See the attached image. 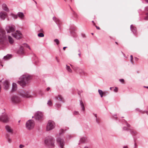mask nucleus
I'll return each mask as SVG.
<instances>
[{
    "instance_id": "obj_1",
    "label": "nucleus",
    "mask_w": 148,
    "mask_h": 148,
    "mask_svg": "<svg viewBox=\"0 0 148 148\" xmlns=\"http://www.w3.org/2000/svg\"><path fill=\"white\" fill-rule=\"evenodd\" d=\"M30 77L28 74H24L19 78L20 80L18 81V83L23 87L25 86L26 84L30 79Z\"/></svg>"
},
{
    "instance_id": "obj_2",
    "label": "nucleus",
    "mask_w": 148,
    "mask_h": 148,
    "mask_svg": "<svg viewBox=\"0 0 148 148\" xmlns=\"http://www.w3.org/2000/svg\"><path fill=\"white\" fill-rule=\"evenodd\" d=\"M54 141L55 140L54 138L51 136H48L45 138L44 142L46 145L54 147Z\"/></svg>"
},
{
    "instance_id": "obj_3",
    "label": "nucleus",
    "mask_w": 148,
    "mask_h": 148,
    "mask_svg": "<svg viewBox=\"0 0 148 148\" xmlns=\"http://www.w3.org/2000/svg\"><path fill=\"white\" fill-rule=\"evenodd\" d=\"M54 122L51 120H49L46 127V130L48 131L52 130L55 127Z\"/></svg>"
},
{
    "instance_id": "obj_4",
    "label": "nucleus",
    "mask_w": 148,
    "mask_h": 148,
    "mask_svg": "<svg viewBox=\"0 0 148 148\" xmlns=\"http://www.w3.org/2000/svg\"><path fill=\"white\" fill-rule=\"evenodd\" d=\"M34 123L32 120H28L26 123V128L29 130L32 129L34 127Z\"/></svg>"
},
{
    "instance_id": "obj_5",
    "label": "nucleus",
    "mask_w": 148,
    "mask_h": 148,
    "mask_svg": "<svg viewBox=\"0 0 148 148\" xmlns=\"http://www.w3.org/2000/svg\"><path fill=\"white\" fill-rule=\"evenodd\" d=\"M70 66L73 70L76 72L78 73L80 75H85V73L84 71L82 69H79L78 67L72 65L70 64Z\"/></svg>"
},
{
    "instance_id": "obj_6",
    "label": "nucleus",
    "mask_w": 148,
    "mask_h": 148,
    "mask_svg": "<svg viewBox=\"0 0 148 148\" xmlns=\"http://www.w3.org/2000/svg\"><path fill=\"white\" fill-rule=\"evenodd\" d=\"M0 121L4 123H6L9 121V118L6 113H3V114L0 116Z\"/></svg>"
},
{
    "instance_id": "obj_7",
    "label": "nucleus",
    "mask_w": 148,
    "mask_h": 148,
    "mask_svg": "<svg viewBox=\"0 0 148 148\" xmlns=\"http://www.w3.org/2000/svg\"><path fill=\"white\" fill-rule=\"evenodd\" d=\"M5 29L8 33H10L14 32L15 30L16 27L14 25H11L8 26L6 27Z\"/></svg>"
},
{
    "instance_id": "obj_8",
    "label": "nucleus",
    "mask_w": 148,
    "mask_h": 148,
    "mask_svg": "<svg viewBox=\"0 0 148 148\" xmlns=\"http://www.w3.org/2000/svg\"><path fill=\"white\" fill-rule=\"evenodd\" d=\"M76 27L74 25H72L70 28V33L71 35L73 37H76L77 36L76 33L74 32L76 30Z\"/></svg>"
},
{
    "instance_id": "obj_9",
    "label": "nucleus",
    "mask_w": 148,
    "mask_h": 148,
    "mask_svg": "<svg viewBox=\"0 0 148 148\" xmlns=\"http://www.w3.org/2000/svg\"><path fill=\"white\" fill-rule=\"evenodd\" d=\"M12 35L13 37L17 39H20L21 36V32L18 30L16 31V33H12Z\"/></svg>"
},
{
    "instance_id": "obj_10",
    "label": "nucleus",
    "mask_w": 148,
    "mask_h": 148,
    "mask_svg": "<svg viewBox=\"0 0 148 148\" xmlns=\"http://www.w3.org/2000/svg\"><path fill=\"white\" fill-rule=\"evenodd\" d=\"M11 100L13 103H17L20 101V98L18 96H14L12 97Z\"/></svg>"
},
{
    "instance_id": "obj_11",
    "label": "nucleus",
    "mask_w": 148,
    "mask_h": 148,
    "mask_svg": "<svg viewBox=\"0 0 148 148\" xmlns=\"http://www.w3.org/2000/svg\"><path fill=\"white\" fill-rule=\"evenodd\" d=\"M57 142L58 144H59L61 148H63L64 145V140L58 137L57 139Z\"/></svg>"
},
{
    "instance_id": "obj_12",
    "label": "nucleus",
    "mask_w": 148,
    "mask_h": 148,
    "mask_svg": "<svg viewBox=\"0 0 148 148\" xmlns=\"http://www.w3.org/2000/svg\"><path fill=\"white\" fill-rule=\"evenodd\" d=\"M20 95L23 97L28 98L30 97L28 92H25L22 90L20 91Z\"/></svg>"
},
{
    "instance_id": "obj_13",
    "label": "nucleus",
    "mask_w": 148,
    "mask_h": 148,
    "mask_svg": "<svg viewBox=\"0 0 148 148\" xmlns=\"http://www.w3.org/2000/svg\"><path fill=\"white\" fill-rule=\"evenodd\" d=\"M42 114L40 112H37L35 115V117L36 120H40L42 119Z\"/></svg>"
},
{
    "instance_id": "obj_14",
    "label": "nucleus",
    "mask_w": 148,
    "mask_h": 148,
    "mask_svg": "<svg viewBox=\"0 0 148 148\" xmlns=\"http://www.w3.org/2000/svg\"><path fill=\"white\" fill-rule=\"evenodd\" d=\"M130 29L132 32L135 35H136L137 29L136 27L134 26L133 25H132L130 26Z\"/></svg>"
},
{
    "instance_id": "obj_15",
    "label": "nucleus",
    "mask_w": 148,
    "mask_h": 148,
    "mask_svg": "<svg viewBox=\"0 0 148 148\" xmlns=\"http://www.w3.org/2000/svg\"><path fill=\"white\" fill-rule=\"evenodd\" d=\"M53 19L57 24L60 29H61L60 27V24L61 23V22L60 20L58 18H56L55 17H53Z\"/></svg>"
},
{
    "instance_id": "obj_16",
    "label": "nucleus",
    "mask_w": 148,
    "mask_h": 148,
    "mask_svg": "<svg viewBox=\"0 0 148 148\" xmlns=\"http://www.w3.org/2000/svg\"><path fill=\"white\" fill-rule=\"evenodd\" d=\"M24 52L23 46H21L17 51L18 53L19 54L22 55L24 54Z\"/></svg>"
},
{
    "instance_id": "obj_17",
    "label": "nucleus",
    "mask_w": 148,
    "mask_h": 148,
    "mask_svg": "<svg viewBox=\"0 0 148 148\" xmlns=\"http://www.w3.org/2000/svg\"><path fill=\"white\" fill-rule=\"evenodd\" d=\"M5 37L4 33L0 32V42H3L5 39Z\"/></svg>"
},
{
    "instance_id": "obj_18",
    "label": "nucleus",
    "mask_w": 148,
    "mask_h": 148,
    "mask_svg": "<svg viewBox=\"0 0 148 148\" xmlns=\"http://www.w3.org/2000/svg\"><path fill=\"white\" fill-rule=\"evenodd\" d=\"M9 82L7 80H6L4 82L3 85L5 90H7L9 88Z\"/></svg>"
},
{
    "instance_id": "obj_19",
    "label": "nucleus",
    "mask_w": 148,
    "mask_h": 148,
    "mask_svg": "<svg viewBox=\"0 0 148 148\" xmlns=\"http://www.w3.org/2000/svg\"><path fill=\"white\" fill-rule=\"evenodd\" d=\"M55 99L56 100H60L63 103H64V102L63 98L60 95H58L56 96L55 97Z\"/></svg>"
},
{
    "instance_id": "obj_20",
    "label": "nucleus",
    "mask_w": 148,
    "mask_h": 148,
    "mask_svg": "<svg viewBox=\"0 0 148 148\" xmlns=\"http://www.w3.org/2000/svg\"><path fill=\"white\" fill-rule=\"evenodd\" d=\"M6 13L5 12L0 13V18L2 20H4L6 17Z\"/></svg>"
},
{
    "instance_id": "obj_21",
    "label": "nucleus",
    "mask_w": 148,
    "mask_h": 148,
    "mask_svg": "<svg viewBox=\"0 0 148 148\" xmlns=\"http://www.w3.org/2000/svg\"><path fill=\"white\" fill-rule=\"evenodd\" d=\"M5 128L6 131L9 133H13V130L8 125H6L5 127Z\"/></svg>"
},
{
    "instance_id": "obj_22",
    "label": "nucleus",
    "mask_w": 148,
    "mask_h": 148,
    "mask_svg": "<svg viewBox=\"0 0 148 148\" xmlns=\"http://www.w3.org/2000/svg\"><path fill=\"white\" fill-rule=\"evenodd\" d=\"M17 84L16 83H13L12 84V92L15 91L17 89Z\"/></svg>"
},
{
    "instance_id": "obj_23",
    "label": "nucleus",
    "mask_w": 148,
    "mask_h": 148,
    "mask_svg": "<svg viewBox=\"0 0 148 148\" xmlns=\"http://www.w3.org/2000/svg\"><path fill=\"white\" fill-rule=\"evenodd\" d=\"M12 55L11 54H8L3 57V59L5 60H8L12 57Z\"/></svg>"
},
{
    "instance_id": "obj_24",
    "label": "nucleus",
    "mask_w": 148,
    "mask_h": 148,
    "mask_svg": "<svg viewBox=\"0 0 148 148\" xmlns=\"http://www.w3.org/2000/svg\"><path fill=\"white\" fill-rule=\"evenodd\" d=\"M87 139L85 137H82L80 138L79 141V143H84L86 142Z\"/></svg>"
},
{
    "instance_id": "obj_25",
    "label": "nucleus",
    "mask_w": 148,
    "mask_h": 148,
    "mask_svg": "<svg viewBox=\"0 0 148 148\" xmlns=\"http://www.w3.org/2000/svg\"><path fill=\"white\" fill-rule=\"evenodd\" d=\"M2 7L3 9L5 11H6L7 12L9 11V9L8 8L7 6L5 4H3L2 5Z\"/></svg>"
},
{
    "instance_id": "obj_26",
    "label": "nucleus",
    "mask_w": 148,
    "mask_h": 148,
    "mask_svg": "<svg viewBox=\"0 0 148 148\" xmlns=\"http://www.w3.org/2000/svg\"><path fill=\"white\" fill-rule=\"evenodd\" d=\"M98 92L101 97H103V95H105V92H103L101 90L99 89L98 90Z\"/></svg>"
},
{
    "instance_id": "obj_27",
    "label": "nucleus",
    "mask_w": 148,
    "mask_h": 148,
    "mask_svg": "<svg viewBox=\"0 0 148 148\" xmlns=\"http://www.w3.org/2000/svg\"><path fill=\"white\" fill-rule=\"evenodd\" d=\"M80 105L82 107V110L83 111L85 110V108L83 102L82 100L80 101Z\"/></svg>"
},
{
    "instance_id": "obj_28",
    "label": "nucleus",
    "mask_w": 148,
    "mask_h": 148,
    "mask_svg": "<svg viewBox=\"0 0 148 148\" xmlns=\"http://www.w3.org/2000/svg\"><path fill=\"white\" fill-rule=\"evenodd\" d=\"M9 41L10 43L12 44L14 42V40L13 38L10 36H8Z\"/></svg>"
},
{
    "instance_id": "obj_29",
    "label": "nucleus",
    "mask_w": 148,
    "mask_h": 148,
    "mask_svg": "<svg viewBox=\"0 0 148 148\" xmlns=\"http://www.w3.org/2000/svg\"><path fill=\"white\" fill-rule=\"evenodd\" d=\"M18 16L21 19H22L23 18L24 15L22 12H19L18 13Z\"/></svg>"
},
{
    "instance_id": "obj_30",
    "label": "nucleus",
    "mask_w": 148,
    "mask_h": 148,
    "mask_svg": "<svg viewBox=\"0 0 148 148\" xmlns=\"http://www.w3.org/2000/svg\"><path fill=\"white\" fill-rule=\"evenodd\" d=\"M9 137L10 136L8 134H6L5 135V138L7 139L8 142L9 143H10L11 142L12 140L10 138H9Z\"/></svg>"
},
{
    "instance_id": "obj_31",
    "label": "nucleus",
    "mask_w": 148,
    "mask_h": 148,
    "mask_svg": "<svg viewBox=\"0 0 148 148\" xmlns=\"http://www.w3.org/2000/svg\"><path fill=\"white\" fill-rule=\"evenodd\" d=\"M66 69L67 71L69 73H72V71L70 67L67 65H66Z\"/></svg>"
},
{
    "instance_id": "obj_32",
    "label": "nucleus",
    "mask_w": 148,
    "mask_h": 148,
    "mask_svg": "<svg viewBox=\"0 0 148 148\" xmlns=\"http://www.w3.org/2000/svg\"><path fill=\"white\" fill-rule=\"evenodd\" d=\"M130 131L131 134L133 136H134V134H137V132L135 131L132 130H130Z\"/></svg>"
},
{
    "instance_id": "obj_33",
    "label": "nucleus",
    "mask_w": 148,
    "mask_h": 148,
    "mask_svg": "<svg viewBox=\"0 0 148 148\" xmlns=\"http://www.w3.org/2000/svg\"><path fill=\"white\" fill-rule=\"evenodd\" d=\"M47 104H48V105H49V106H52L53 105L52 103L50 100H49L48 101V102L47 103Z\"/></svg>"
},
{
    "instance_id": "obj_34",
    "label": "nucleus",
    "mask_w": 148,
    "mask_h": 148,
    "mask_svg": "<svg viewBox=\"0 0 148 148\" xmlns=\"http://www.w3.org/2000/svg\"><path fill=\"white\" fill-rule=\"evenodd\" d=\"M38 36L40 37H43L44 36V34L42 33H40L38 34Z\"/></svg>"
},
{
    "instance_id": "obj_35",
    "label": "nucleus",
    "mask_w": 148,
    "mask_h": 148,
    "mask_svg": "<svg viewBox=\"0 0 148 148\" xmlns=\"http://www.w3.org/2000/svg\"><path fill=\"white\" fill-rule=\"evenodd\" d=\"M23 45V47L24 46L28 48L30 50L31 49V48H30V47L27 44L24 43Z\"/></svg>"
},
{
    "instance_id": "obj_36",
    "label": "nucleus",
    "mask_w": 148,
    "mask_h": 148,
    "mask_svg": "<svg viewBox=\"0 0 148 148\" xmlns=\"http://www.w3.org/2000/svg\"><path fill=\"white\" fill-rule=\"evenodd\" d=\"M54 41L55 42L57 45H58L59 43V41L57 39H56L54 40Z\"/></svg>"
},
{
    "instance_id": "obj_37",
    "label": "nucleus",
    "mask_w": 148,
    "mask_h": 148,
    "mask_svg": "<svg viewBox=\"0 0 148 148\" xmlns=\"http://www.w3.org/2000/svg\"><path fill=\"white\" fill-rule=\"evenodd\" d=\"M136 110L137 112H139L142 113H144L143 112L142 110H140L138 108L136 109Z\"/></svg>"
},
{
    "instance_id": "obj_38",
    "label": "nucleus",
    "mask_w": 148,
    "mask_h": 148,
    "mask_svg": "<svg viewBox=\"0 0 148 148\" xmlns=\"http://www.w3.org/2000/svg\"><path fill=\"white\" fill-rule=\"evenodd\" d=\"M64 132V130H63L62 129H61L60 130V132L59 133L60 134H62Z\"/></svg>"
},
{
    "instance_id": "obj_39",
    "label": "nucleus",
    "mask_w": 148,
    "mask_h": 148,
    "mask_svg": "<svg viewBox=\"0 0 148 148\" xmlns=\"http://www.w3.org/2000/svg\"><path fill=\"white\" fill-rule=\"evenodd\" d=\"M73 114L74 115H78L79 114V112L77 111H75L73 112Z\"/></svg>"
},
{
    "instance_id": "obj_40",
    "label": "nucleus",
    "mask_w": 148,
    "mask_h": 148,
    "mask_svg": "<svg viewBox=\"0 0 148 148\" xmlns=\"http://www.w3.org/2000/svg\"><path fill=\"white\" fill-rule=\"evenodd\" d=\"M130 58H131L130 61L132 63V64H133V56L132 55H131Z\"/></svg>"
},
{
    "instance_id": "obj_41",
    "label": "nucleus",
    "mask_w": 148,
    "mask_h": 148,
    "mask_svg": "<svg viewBox=\"0 0 148 148\" xmlns=\"http://www.w3.org/2000/svg\"><path fill=\"white\" fill-rule=\"evenodd\" d=\"M56 105L58 108H59L61 106V104L60 103H57L56 104Z\"/></svg>"
},
{
    "instance_id": "obj_42",
    "label": "nucleus",
    "mask_w": 148,
    "mask_h": 148,
    "mask_svg": "<svg viewBox=\"0 0 148 148\" xmlns=\"http://www.w3.org/2000/svg\"><path fill=\"white\" fill-rule=\"evenodd\" d=\"M73 14L74 16H75L76 18L77 17V14H76L75 12H73Z\"/></svg>"
},
{
    "instance_id": "obj_43",
    "label": "nucleus",
    "mask_w": 148,
    "mask_h": 148,
    "mask_svg": "<svg viewBox=\"0 0 148 148\" xmlns=\"http://www.w3.org/2000/svg\"><path fill=\"white\" fill-rule=\"evenodd\" d=\"M125 123L126 124L127 126L128 127H130V125L127 123V121H125Z\"/></svg>"
},
{
    "instance_id": "obj_44",
    "label": "nucleus",
    "mask_w": 148,
    "mask_h": 148,
    "mask_svg": "<svg viewBox=\"0 0 148 148\" xmlns=\"http://www.w3.org/2000/svg\"><path fill=\"white\" fill-rule=\"evenodd\" d=\"M146 15L147 16L145 18V19L146 20H148V13H147Z\"/></svg>"
},
{
    "instance_id": "obj_45",
    "label": "nucleus",
    "mask_w": 148,
    "mask_h": 148,
    "mask_svg": "<svg viewBox=\"0 0 148 148\" xmlns=\"http://www.w3.org/2000/svg\"><path fill=\"white\" fill-rule=\"evenodd\" d=\"M118 88H117V87H116L114 88V92H117V91H118Z\"/></svg>"
},
{
    "instance_id": "obj_46",
    "label": "nucleus",
    "mask_w": 148,
    "mask_h": 148,
    "mask_svg": "<svg viewBox=\"0 0 148 148\" xmlns=\"http://www.w3.org/2000/svg\"><path fill=\"white\" fill-rule=\"evenodd\" d=\"M100 120V119H98L97 118H96V122L98 123L99 124V121Z\"/></svg>"
},
{
    "instance_id": "obj_47",
    "label": "nucleus",
    "mask_w": 148,
    "mask_h": 148,
    "mask_svg": "<svg viewBox=\"0 0 148 148\" xmlns=\"http://www.w3.org/2000/svg\"><path fill=\"white\" fill-rule=\"evenodd\" d=\"M129 130V129H127V127H124L123 128V130Z\"/></svg>"
},
{
    "instance_id": "obj_48",
    "label": "nucleus",
    "mask_w": 148,
    "mask_h": 148,
    "mask_svg": "<svg viewBox=\"0 0 148 148\" xmlns=\"http://www.w3.org/2000/svg\"><path fill=\"white\" fill-rule=\"evenodd\" d=\"M119 81L121 82H122V83H123L124 82V80L123 79H120L119 80Z\"/></svg>"
},
{
    "instance_id": "obj_49",
    "label": "nucleus",
    "mask_w": 148,
    "mask_h": 148,
    "mask_svg": "<svg viewBox=\"0 0 148 148\" xmlns=\"http://www.w3.org/2000/svg\"><path fill=\"white\" fill-rule=\"evenodd\" d=\"M24 146L23 145H19V147L20 148H22L24 147Z\"/></svg>"
},
{
    "instance_id": "obj_50",
    "label": "nucleus",
    "mask_w": 148,
    "mask_h": 148,
    "mask_svg": "<svg viewBox=\"0 0 148 148\" xmlns=\"http://www.w3.org/2000/svg\"><path fill=\"white\" fill-rule=\"evenodd\" d=\"M56 59L58 62H59V60L58 59V57H56Z\"/></svg>"
},
{
    "instance_id": "obj_51",
    "label": "nucleus",
    "mask_w": 148,
    "mask_h": 148,
    "mask_svg": "<svg viewBox=\"0 0 148 148\" xmlns=\"http://www.w3.org/2000/svg\"><path fill=\"white\" fill-rule=\"evenodd\" d=\"M81 35H82V37H85V35L84 34L82 33L81 34Z\"/></svg>"
},
{
    "instance_id": "obj_52",
    "label": "nucleus",
    "mask_w": 148,
    "mask_h": 148,
    "mask_svg": "<svg viewBox=\"0 0 148 148\" xmlns=\"http://www.w3.org/2000/svg\"><path fill=\"white\" fill-rule=\"evenodd\" d=\"M66 2H68V1H69V2H71V0H64Z\"/></svg>"
},
{
    "instance_id": "obj_53",
    "label": "nucleus",
    "mask_w": 148,
    "mask_h": 148,
    "mask_svg": "<svg viewBox=\"0 0 148 148\" xmlns=\"http://www.w3.org/2000/svg\"><path fill=\"white\" fill-rule=\"evenodd\" d=\"M50 88L49 87H48L46 89V90L47 91H48L50 90Z\"/></svg>"
},
{
    "instance_id": "obj_54",
    "label": "nucleus",
    "mask_w": 148,
    "mask_h": 148,
    "mask_svg": "<svg viewBox=\"0 0 148 148\" xmlns=\"http://www.w3.org/2000/svg\"><path fill=\"white\" fill-rule=\"evenodd\" d=\"M96 28L98 29H100V27H99L97 26H96Z\"/></svg>"
},
{
    "instance_id": "obj_55",
    "label": "nucleus",
    "mask_w": 148,
    "mask_h": 148,
    "mask_svg": "<svg viewBox=\"0 0 148 148\" xmlns=\"http://www.w3.org/2000/svg\"><path fill=\"white\" fill-rule=\"evenodd\" d=\"M134 146H135V147L136 148H137V145H136V143H135V144H134Z\"/></svg>"
},
{
    "instance_id": "obj_56",
    "label": "nucleus",
    "mask_w": 148,
    "mask_h": 148,
    "mask_svg": "<svg viewBox=\"0 0 148 148\" xmlns=\"http://www.w3.org/2000/svg\"><path fill=\"white\" fill-rule=\"evenodd\" d=\"M135 60H136V61H137V60H138V58H136V57H135Z\"/></svg>"
},
{
    "instance_id": "obj_57",
    "label": "nucleus",
    "mask_w": 148,
    "mask_h": 148,
    "mask_svg": "<svg viewBox=\"0 0 148 148\" xmlns=\"http://www.w3.org/2000/svg\"><path fill=\"white\" fill-rule=\"evenodd\" d=\"M66 48H67V47H63V50H65V49H66Z\"/></svg>"
},
{
    "instance_id": "obj_58",
    "label": "nucleus",
    "mask_w": 148,
    "mask_h": 148,
    "mask_svg": "<svg viewBox=\"0 0 148 148\" xmlns=\"http://www.w3.org/2000/svg\"><path fill=\"white\" fill-rule=\"evenodd\" d=\"M145 9H146V10H147L148 11V6Z\"/></svg>"
},
{
    "instance_id": "obj_59",
    "label": "nucleus",
    "mask_w": 148,
    "mask_h": 148,
    "mask_svg": "<svg viewBox=\"0 0 148 148\" xmlns=\"http://www.w3.org/2000/svg\"><path fill=\"white\" fill-rule=\"evenodd\" d=\"M34 57H35V59H36L37 58L36 57V55L34 54Z\"/></svg>"
},
{
    "instance_id": "obj_60",
    "label": "nucleus",
    "mask_w": 148,
    "mask_h": 148,
    "mask_svg": "<svg viewBox=\"0 0 148 148\" xmlns=\"http://www.w3.org/2000/svg\"><path fill=\"white\" fill-rule=\"evenodd\" d=\"M94 115H95V117L96 118H97V115L96 114H94Z\"/></svg>"
},
{
    "instance_id": "obj_61",
    "label": "nucleus",
    "mask_w": 148,
    "mask_h": 148,
    "mask_svg": "<svg viewBox=\"0 0 148 148\" xmlns=\"http://www.w3.org/2000/svg\"><path fill=\"white\" fill-rule=\"evenodd\" d=\"M123 148H128L127 146H125L123 147Z\"/></svg>"
},
{
    "instance_id": "obj_62",
    "label": "nucleus",
    "mask_w": 148,
    "mask_h": 148,
    "mask_svg": "<svg viewBox=\"0 0 148 148\" xmlns=\"http://www.w3.org/2000/svg\"><path fill=\"white\" fill-rule=\"evenodd\" d=\"M78 55L79 56V57H80L81 56V53H79L78 54Z\"/></svg>"
},
{
    "instance_id": "obj_63",
    "label": "nucleus",
    "mask_w": 148,
    "mask_h": 148,
    "mask_svg": "<svg viewBox=\"0 0 148 148\" xmlns=\"http://www.w3.org/2000/svg\"><path fill=\"white\" fill-rule=\"evenodd\" d=\"M144 87L145 88H147L148 89V86H145Z\"/></svg>"
},
{
    "instance_id": "obj_64",
    "label": "nucleus",
    "mask_w": 148,
    "mask_h": 148,
    "mask_svg": "<svg viewBox=\"0 0 148 148\" xmlns=\"http://www.w3.org/2000/svg\"><path fill=\"white\" fill-rule=\"evenodd\" d=\"M84 148H88V147L87 146H85Z\"/></svg>"
}]
</instances>
